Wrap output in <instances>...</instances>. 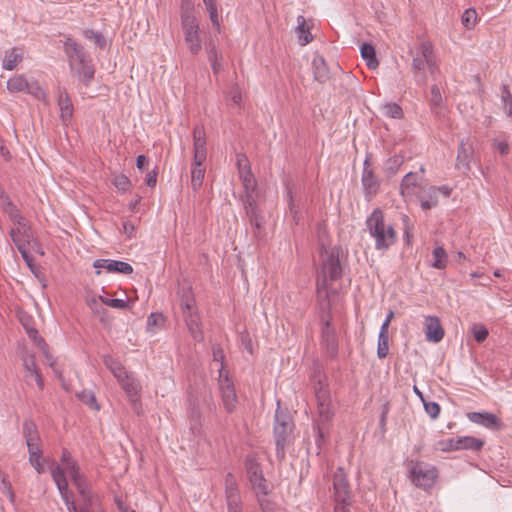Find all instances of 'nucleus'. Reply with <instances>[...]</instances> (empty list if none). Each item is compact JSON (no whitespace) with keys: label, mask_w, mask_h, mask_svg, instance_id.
Listing matches in <instances>:
<instances>
[{"label":"nucleus","mask_w":512,"mask_h":512,"mask_svg":"<svg viewBox=\"0 0 512 512\" xmlns=\"http://www.w3.org/2000/svg\"><path fill=\"white\" fill-rule=\"evenodd\" d=\"M22 433H23V436H24L26 442H29V441H40V436H39V433H38V430H37V426L30 419H26L23 422Z\"/></svg>","instance_id":"nucleus-43"},{"label":"nucleus","mask_w":512,"mask_h":512,"mask_svg":"<svg viewBox=\"0 0 512 512\" xmlns=\"http://www.w3.org/2000/svg\"><path fill=\"white\" fill-rule=\"evenodd\" d=\"M236 164H237V167H238V173L239 174H241L243 172V170L245 171L246 169H250L251 168L246 155L243 154V153H238L236 155Z\"/></svg>","instance_id":"nucleus-62"},{"label":"nucleus","mask_w":512,"mask_h":512,"mask_svg":"<svg viewBox=\"0 0 512 512\" xmlns=\"http://www.w3.org/2000/svg\"><path fill=\"white\" fill-rule=\"evenodd\" d=\"M113 184L118 190L125 192L130 187L131 181L126 175L119 174L114 177Z\"/></svg>","instance_id":"nucleus-56"},{"label":"nucleus","mask_w":512,"mask_h":512,"mask_svg":"<svg viewBox=\"0 0 512 512\" xmlns=\"http://www.w3.org/2000/svg\"><path fill=\"white\" fill-rule=\"evenodd\" d=\"M64 48L68 57L71 59H75L78 62V64L84 63L85 61L90 59L86 55L84 48L71 37L66 38V41L64 42Z\"/></svg>","instance_id":"nucleus-26"},{"label":"nucleus","mask_w":512,"mask_h":512,"mask_svg":"<svg viewBox=\"0 0 512 512\" xmlns=\"http://www.w3.org/2000/svg\"><path fill=\"white\" fill-rule=\"evenodd\" d=\"M42 453H29V462L35 468V470L41 474L44 472V466L41 462Z\"/></svg>","instance_id":"nucleus-59"},{"label":"nucleus","mask_w":512,"mask_h":512,"mask_svg":"<svg viewBox=\"0 0 512 512\" xmlns=\"http://www.w3.org/2000/svg\"><path fill=\"white\" fill-rule=\"evenodd\" d=\"M77 396L83 403L87 404L89 407L95 410H99V405L97 404L95 395L92 391L84 390Z\"/></svg>","instance_id":"nucleus-50"},{"label":"nucleus","mask_w":512,"mask_h":512,"mask_svg":"<svg viewBox=\"0 0 512 512\" xmlns=\"http://www.w3.org/2000/svg\"><path fill=\"white\" fill-rule=\"evenodd\" d=\"M389 336L379 335L378 336V346H377V356L380 359L387 357L389 353Z\"/></svg>","instance_id":"nucleus-52"},{"label":"nucleus","mask_w":512,"mask_h":512,"mask_svg":"<svg viewBox=\"0 0 512 512\" xmlns=\"http://www.w3.org/2000/svg\"><path fill=\"white\" fill-rule=\"evenodd\" d=\"M438 477V470L435 466H430L422 462H417L411 469V478L413 483L420 488H431Z\"/></svg>","instance_id":"nucleus-6"},{"label":"nucleus","mask_w":512,"mask_h":512,"mask_svg":"<svg viewBox=\"0 0 512 512\" xmlns=\"http://www.w3.org/2000/svg\"><path fill=\"white\" fill-rule=\"evenodd\" d=\"M321 345L331 358H335L338 354V340L335 329L331 325L330 320L323 321L321 329Z\"/></svg>","instance_id":"nucleus-11"},{"label":"nucleus","mask_w":512,"mask_h":512,"mask_svg":"<svg viewBox=\"0 0 512 512\" xmlns=\"http://www.w3.org/2000/svg\"><path fill=\"white\" fill-rule=\"evenodd\" d=\"M22 59V54L16 48L6 51L3 59V68L6 70H13L19 61Z\"/></svg>","instance_id":"nucleus-44"},{"label":"nucleus","mask_w":512,"mask_h":512,"mask_svg":"<svg viewBox=\"0 0 512 512\" xmlns=\"http://www.w3.org/2000/svg\"><path fill=\"white\" fill-rule=\"evenodd\" d=\"M76 488L83 501V503L79 507V512H92L94 505L97 501V498L91 492L88 482L79 485Z\"/></svg>","instance_id":"nucleus-27"},{"label":"nucleus","mask_w":512,"mask_h":512,"mask_svg":"<svg viewBox=\"0 0 512 512\" xmlns=\"http://www.w3.org/2000/svg\"><path fill=\"white\" fill-rule=\"evenodd\" d=\"M165 317L162 313H151L147 319V329L152 330L154 327H163Z\"/></svg>","instance_id":"nucleus-53"},{"label":"nucleus","mask_w":512,"mask_h":512,"mask_svg":"<svg viewBox=\"0 0 512 512\" xmlns=\"http://www.w3.org/2000/svg\"><path fill=\"white\" fill-rule=\"evenodd\" d=\"M239 177L242 180V184L246 192L245 203H248V195H252L251 193L254 192L257 187L256 179L251 172V168L246 169L245 171L243 170V172L239 174Z\"/></svg>","instance_id":"nucleus-38"},{"label":"nucleus","mask_w":512,"mask_h":512,"mask_svg":"<svg viewBox=\"0 0 512 512\" xmlns=\"http://www.w3.org/2000/svg\"><path fill=\"white\" fill-rule=\"evenodd\" d=\"M15 225L16 227H13L10 231V236L18 250H21L26 246V244L30 242V239L32 238V232L30 226L25 220Z\"/></svg>","instance_id":"nucleus-20"},{"label":"nucleus","mask_w":512,"mask_h":512,"mask_svg":"<svg viewBox=\"0 0 512 512\" xmlns=\"http://www.w3.org/2000/svg\"><path fill=\"white\" fill-rule=\"evenodd\" d=\"M502 100L504 104L509 107V116H512V94L505 85L502 87Z\"/></svg>","instance_id":"nucleus-64"},{"label":"nucleus","mask_w":512,"mask_h":512,"mask_svg":"<svg viewBox=\"0 0 512 512\" xmlns=\"http://www.w3.org/2000/svg\"><path fill=\"white\" fill-rule=\"evenodd\" d=\"M473 156V148L467 142L463 140L460 142L457 153V167L463 168L466 171L470 170V162Z\"/></svg>","instance_id":"nucleus-28"},{"label":"nucleus","mask_w":512,"mask_h":512,"mask_svg":"<svg viewBox=\"0 0 512 512\" xmlns=\"http://www.w3.org/2000/svg\"><path fill=\"white\" fill-rule=\"evenodd\" d=\"M183 317L193 339L197 342H201L204 339V335L201 329V320L197 310L183 314Z\"/></svg>","instance_id":"nucleus-24"},{"label":"nucleus","mask_w":512,"mask_h":512,"mask_svg":"<svg viewBox=\"0 0 512 512\" xmlns=\"http://www.w3.org/2000/svg\"><path fill=\"white\" fill-rule=\"evenodd\" d=\"M315 397L319 420L322 424L328 423L334 416L330 391L327 385L319 380L315 387Z\"/></svg>","instance_id":"nucleus-5"},{"label":"nucleus","mask_w":512,"mask_h":512,"mask_svg":"<svg viewBox=\"0 0 512 512\" xmlns=\"http://www.w3.org/2000/svg\"><path fill=\"white\" fill-rule=\"evenodd\" d=\"M340 248L335 246L330 249L322 248L320 252V270L316 282V290L319 298H329V283L342 278L343 270L339 259Z\"/></svg>","instance_id":"nucleus-1"},{"label":"nucleus","mask_w":512,"mask_h":512,"mask_svg":"<svg viewBox=\"0 0 512 512\" xmlns=\"http://www.w3.org/2000/svg\"><path fill=\"white\" fill-rule=\"evenodd\" d=\"M193 160L196 164H202L206 160V134L203 126H195L193 129Z\"/></svg>","instance_id":"nucleus-14"},{"label":"nucleus","mask_w":512,"mask_h":512,"mask_svg":"<svg viewBox=\"0 0 512 512\" xmlns=\"http://www.w3.org/2000/svg\"><path fill=\"white\" fill-rule=\"evenodd\" d=\"M224 484L227 512H243L242 500L235 476L230 472L227 473Z\"/></svg>","instance_id":"nucleus-7"},{"label":"nucleus","mask_w":512,"mask_h":512,"mask_svg":"<svg viewBox=\"0 0 512 512\" xmlns=\"http://www.w3.org/2000/svg\"><path fill=\"white\" fill-rule=\"evenodd\" d=\"M352 506V499H345L342 501H334V512H351L350 507Z\"/></svg>","instance_id":"nucleus-63"},{"label":"nucleus","mask_w":512,"mask_h":512,"mask_svg":"<svg viewBox=\"0 0 512 512\" xmlns=\"http://www.w3.org/2000/svg\"><path fill=\"white\" fill-rule=\"evenodd\" d=\"M3 210L9 215L10 220L14 224L25 220L17 207L10 201L8 196H5V205L3 206Z\"/></svg>","instance_id":"nucleus-45"},{"label":"nucleus","mask_w":512,"mask_h":512,"mask_svg":"<svg viewBox=\"0 0 512 512\" xmlns=\"http://www.w3.org/2000/svg\"><path fill=\"white\" fill-rule=\"evenodd\" d=\"M62 469L70 475L75 487L87 482L86 477L80 472V467L76 461H70L69 465Z\"/></svg>","instance_id":"nucleus-37"},{"label":"nucleus","mask_w":512,"mask_h":512,"mask_svg":"<svg viewBox=\"0 0 512 512\" xmlns=\"http://www.w3.org/2000/svg\"><path fill=\"white\" fill-rule=\"evenodd\" d=\"M202 164H196L193 161V166L191 170V187L194 191L199 190V188L203 184L205 169L201 167Z\"/></svg>","instance_id":"nucleus-40"},{"label":"nucleus","mask_w":512,"mask_h":512,"mask_svg":"<svg viewBox=\"0 0 512 512\" xmlns=\"http://www.w3.org/2000/svg\"><path fill=\"white\" fill-rule=\"evenodd\" d=\"M438 445H439L440 449L444 452L458 450V444H456V438L443 439V440L439 441Z\"/></svg>","instance_id":"nucleus-61"},{"label":"nucleus","mask_w":512,"mask_h":512,"mask_svg":"<svg viewBox=\"0 0 512 512\" xmlns=\"http://www.w3.org/2000/svg\"><path fill=\"white\" fill-rule=\"evenodd\" d=\"M102 361L106 368L109 369L117 379L127 372L125 367L110 355H104Z\"/></svg>","instance_id":"nucleus-39"},{"label":"nucleus","mask_w":512,"mask_h":512,"mask_svg":"<svg viewBox=\"0 0 512 512\" xmlns=\"http://www.w3.org/2000/svg\"><path fill=\"white\" fill-rule=\"evenodd\" d=\"M180 295V308L182 314L196 311V301L191 288H183L179 291Z\"/></svg>","instance_id":"nucleus-30"},{"label":"nucleus","mask_w":512,"mask_h":512,"mask_svg":"<svg viewBox=\"0 0 512 512\" xmlns=\"http://www.w3.org/2000/svg\"><path fill=\"white\" fill-rule=\"evenodd\" d=\"M401 220L403 224L404 241L406 245L410 246L413 239L414 222L406 214L401 216Z\"/></svg>","instance_id":"nucleus-47"},{"label":"nucleus","mask_w":512,"mask_h":512,"mask_svg":"<svg viewBox=\"0 0 512 512\" xmlns=\"http://www.w3.org/2000/svg\"><path fill=\"white\" fill-rule=\"evenodd\" d=\"M79 67L77 68V74L79 80L88 87L92 80L94 79L95 74V68L92 63V60L89 59L85 61L84 63L78 64Z\"/></svg>","instance_id":"nucleus-33"},{"label":"nucleus","mask_w":512,"mask_h":512,"mask_svg":"<svg viewBox=\"0 0 512 512\" xmlns=\"http://www.w3.org/2000/svg\"><path fill=\"white\" fill-rule=\"evenodd\" d=\"M431 112L437 117L441 118L443 116V99L440 92V89L437 85H432L431 87V97L429 100Z\"/></svg>","instance_id":"nucleus-32"},{"label":"nucleus","mask_w":512,"mask_h":512,"mask_svg":"<svg viewBox=\"0 0 512 512\" xmlns=\"http://www.w3.org/2000/svg\"><path fill=\"white\" fill-rule=\"evenodd\" d=\"M7 89L11 92H26L39 98L43 95L42 89L36 83H29L24 76H15L8 80Z\"/></svg>","instance_id":"nucleus-13"},{"label":"nucleus","mask_w":512,"mask_h":512,"mask_svg":"<svg viewBox=\"0 0 512 512\" xmlns=\"http://www.w3.org/2000/svg\"><path fill=\"white\" fill-rule=\"evenodd\" d=\"M83 36L88 40L94 41L95 45L100 49H104L107 45V41L104 35L93 29L83 30Z\"/></svg>","instance_id":"nucleus-48"},{"label":"nucleus","mask_w":512,"mask_h":512,"mask_svg":"<svg viewBox=\"0 0 512 512\" xmlns=\"http://www.w3.org/2000/svg\"><path fill=\"white\" fill-rule=\"evenodd\" d=\"M476 18V11L474 9H467L462 15V23L466 28L471 29L475 26Z\"/></svg>","instance_id":"nucleus-54"},{"label":"nucleus","mask_w":512,"mask_h":512,"mask_svg":"<svg viewBox=\"0 0 512 512\" xmlns=\"http://www.w3.org/2000/svg\"><path fill=\"white\" fill-rule=\"evenodd\" d=\"M419 178L416 172L407 173L400 184V193L404 198H410L417 193Z\"/></svg>","instance_id":"nucleus-25"},{"label":"nucleus","mask_w":512,"mask_h":512,"mask_svg":"<svg viewBox=\"0 0 512 512\" xmlns=\"http://www.w3.org/2000/svg\"><path fill=\"white\" fill-rule=\"evenodd\" d=\"M184 41L187 45L188 51L192 55L199 54V52L202 49V43L199 32L187 34L186 36H184Z\"/></svg>","instance_id":"nucleus-41"},{"label":"nucleus","mask_w":512,"mask_h":512,"mask_svg":"<svg viewBox=\"0 0 512 512\" xmlns=\"http://www.w3.org/2000/svg\"><path fill=\"white\" fill-rule=\"evenodd\" d=\"M432 266L436 269H444L447 266V253L443 247L434 248Z\"/></svg>","instance_id":"nucleus-46"},{"label":"nucleus","mask_w":512,"mask_h":512,"mask_svg":"<svg viewBox=\"0 0 512 512\" xmlns=\"http://www.w3.org/2000/svg\"><path fill=\"white\" fill-rule=\"evenodd\" d=\"M180 18L184 36L189 33L200 32L198 20L193 14V6L188 0L182 2Z\"/></svg>","instance_id":"nucleus-12"},{"label":"nucleus","mask_w":512,"mask_h":512,"mask_svg":"<svg viewBox=\"0 0 512 512\" xmlns=\"http://www.w3.org/2000/svg\"><path fill=\"white\" fill-rule=\"evenodd\" d=\"M208 60L211 63L212 71L214 74H218L222 70V54L216 48V46L209 42L207 45Z\"/></svg>","instance_id":"nucleus-35"},{"label":"nucleus","mask_w":512,"mask_h":512,"mask_svg":"<svg viewBox=\"0 0 512 512\" xmlns=\"http://www.w3.org/2000/svg\"><path fill=\"white\" fill-rule=\"evenodd\" d=\"M245 468L251 486L256 491V493L258 492L261 493L262 495H268L269 489L267 481L263 475L260 463L256 460V458L253 455L246 456Z\"/></svg>","instance_id":"nucleus-4"},{"label":"nucleus","mask_w":512,"mask_h":512,"mask_svg":"<svg viewBox=\"0 0 512 512\" xmlns=\"http://www.w3.org/2000/svg\"><path fill=\"white\" fill-rule=\"evenodd\" d=\"M58 105L60 108V117L65 125H67L73 116V104L68 93L63 90L59 93Z\"/></svg>","instance_id":"nucleus-29"},{"label":"nucleus","mask_w":512,"mask_h":512,"mask_svg":"<svg viewBox=\"0 0 512 512\" xmlns=\"http://www.w3.org/2000/svg\"><path fill=\"white\" fill-rule=\"evenodd\" d=\"M99 300L102 304L112 308L125 309L128 307L127 301L123 299H109L103 296H99Z\"/></svg>","instance_id":"nucleus-57"},{"label":"nucleus","mask_w":512,"mask_h":512,"mask_svg":"<svg viewBox=\"0 0 512 512\" xmlns=\"http://www.w3.org/2000/svg\"><path fill=\"white\" fill-rule=\"evenodd\" d=\"M245 209L253 228L254 237L258 240L264 239L265 230L263 227V217L260 215L256 206V201L252 195H248V203H245Z\"/></svg>","instance_id":"nucleus-10"},{"label":"nucleus","mask_w":512,"mask_h":512,"mask_svg":"<svg viewBox=\"0 0 512 512\" xmlns=\"http://www.w3.org/2000/svg\"><path fill=\"white\" fill-rule=\"evenodd\" d=\"M51 475L66 506L74 504L73 493L68 489V482L64 475V470L60 466H56L52 470Z\"/></svg>","instance_id":"nucleus-15"},{"label":"nucleus","mask_w":512,"mask_h":512,"mask_svg":"<svg viewBox=\"0 0 512 512\" xmlns=\"http://www.w3.org/2000/svg\"><path fill=\"white\" fill-rule=\"evenodd\" d=\"M293 421L289 414L284 413L278 406L275 413L274 438L276 456L281 461L285 458L286 447L291 442Z\"/></svg>","instance_id":"nucleus-3"},{"label":"nucleus","mask_w":512,"mask_h":512,"mask_svg":"<svg viewBox=\"0 0 512 512\" xmlns=\"http://www.w3.org/2000/svg\"><path fill=\"white\" fill-rule=\"evenodd\" d=\"M425 334L428 341L438 343L444 337V329L436 316L425 318Z\"/></svg>","instance_id":"nucleus-22"},{"label":"nucleus","mask_w":512,"mask_h":512,"mask_svg":"<svg viewBox=\"0 0 512 512\" xmlns=\"http://www.w3.org/2000/svg\"><path fill=\"white\" fill-rule=\"evenodd\" d=\"M219 383L223 405L228 413H232L235 411L237 404L234 385L228 377L221 379Z\"/></svg>","instance_id":"nucleus-19"},{"label":"nucleus","mask_w":512,"mask_h":512,"mask_svg":"<svg viewBox=\"0 0 512 512\" xmlns=\"http://www.w3.org/2000/svg\"><path fill=\"white\" fill-rule=\"evenodd\" d=\"M425 412L432 418L436 419L441 411L440 405L436 402L423 400Z\"/></svg>","instance_id":"nucleus-55"},{"label":"nucleus","mask_w":512,"mask_h":512,"mask_svg":"<svg viewBox=\"0 0 512 512\" xmlns=\"http://www.w3.org/2000/svg\"><path fill=\"white\" fill-rule=\"evenodd\" d=\"M472 333H473L475 340L478 343L483 342L488 336V330L483 325H474L472 328Z\"/></svg>","instance_id":"nucleus-60"},{"label":"nucleus","mask_w":512,"mask_h":512,"mask_svg":"<svg viewBox=\"0 0 512 512\" xmlns=\"http://www.w3.org/2000/svg\"><path fill=\"white\" fill-rule=\"evenodd\" d=\"M23 366L26 371L27 379L33 378L40 389L44 387V381L37 367L35 356L33 354H25L22 358Z\"/></svg>","instance_id":"nucleus-23"},{"label":"nucleus","mask_w":512,"mask_h":512,"mask_svg":"<svg viewBox=\"0 0 512 512\" xmlns=\"http://www.w3.org/2000/svg\"><path fill=\"white\" fill-rule=\"evenodd\" d=\"M333 490L334 501L344 502L345 499H352V492L347 475L342 467H338L333 474Z\"/></svg>","instance_id":"nucleus-9"},{"label":"nucleus","mask_w":512,"mask_h":512,"mask_svg":"<svg viewBox=\"0 0 512 512\" xmlns=\"http://www.w3.org/2000/svg\"><path fill=\"white\" fill-rule=\"evenodd\" d=\"M93 267L106 269L110 273L131 274L133 272V267L129 263L118 260L97 259L93 262Z\"/></svg>","instance_id":"nucleus-21"},{"label":"nucleus","mask_w":512,"mask_h":512,"mask_svg":"<svg viewBox=\"0 0 512 512\" xmlns=\"http://www.w3.org/2000/svg\"><path fill=\"white\" fill-rule=\"evenodd\" d=\"M384 114L392 119H401L404 116L403 110L397 103H387L383 107Z\"/></svg>","instance_id":"nucleus-49"},{"label":"nucleus","mask_w":512,"mask_h":512,"mask_svg":"<svg viewBox=\"0 0 512 512\" xmlns=\"http://www.w3.org/2000/svg\"><path fill=\"white\" fill-rule=\"evenodd\" d=\"M456 444H458V450L480 451L485 442L473 436H460L456 437Z\"/></svg>","instance_id":"nucleus-31"},{"label":"nucleus","mask_w":512,"mask_h":512,"mask_svg":"<svg viewBox=\"0 0 512 512\" xmlns=\"http://www.w3.org/2000/svg\"><path fill=\"white\" fill-rule=\"evenodd\" d=\"M314 69V79L318 82L324 83L329 79V69L322 56H316L312 62Z\"/></svg>","instance_id":"nucleus-34"},{"label":"nucleus","mask_w":512,"mask_h":512,"mask_svg":"<svg viewBox=\"0 0 512 512\" xmlns=\"http://www.w3.org/2000/svg\"><path fill=\"white\" fill-rule=\"evenodd\" d=\"M467 418L478 425L491 430H500L502 422L495 414L490 412H469Z\"/></svg>","instance_id":"nucleus-16"},{"label":"nucleus","mask_w":512,"mask_h":512,"mask_svg":"<svg viewBox=\"0 0 512 512\" xmlns=\"http://www.w3.org/2000/svg\"><path fill=\"white\" fill-rule=\"evenodd\" d=\"M260 494L261 493H258V492L256 493L257 501H258L261 511L262 512H276L274 503L272 501L266 499L264 497L265 495L260 496Z\"/></svg>","instance_id":"nucleus-58"},{"label":"nucleus","mask_w":512,"mask_h":512,"mask_svg":"<svg viewBox=\"0 0 512 512\" xmlns=\"http://www.w3.org/2000/svg\"><path fill=\"white\" fill-rule=\"evenodd\" d=\"M433 51V45L430 41H424L420 44L418 52L413 55L412 59V71L414 73L425 69Z\"/></svg>","instance_id":"nucleus-17"},{"label":"nucleus","mask_w":512,"mask_h":512,"mask_svg":"<svg viewBox=\"0 0 512 512\" xmlns=\"http://www.w3.org/2000/svg\"><path fill=\"white\" fill-rule=\"evenodd\" d=\"M122 389L128 396L134 411L139 414L141 408V402L139 393L141 391V385L139 381L131 374L126 372L120 378L117 379Z\"/></svg>","instance_id":"nucleus-8"},{"label":"nucleus","mask_w":512,"mask_h":512,"mask_svg":"<svg viewBox=\"0 0 512 512\" xmlns=\"http://www.w3.org/2000/svg\"><path fill=\"white\" fill-rule=\"evenodd\" d=\"M366 227L375 240L376 250H388L397 242V233L393 225L386 224L384 213L376 208L366 219Z\"/></svg>","instance_id":"nucleus-2"},{"label":"nucleus","mask_w":512,"mask_h":512,"mask_svg":"<svg viewBox=\"0 0 512 512\" xmlns=\"http://www.w3.org/2000/svg\"><path fill=\"white\" fill-rule=\"evenodd\" d=\"M287 197H288V207H289V211L292 215V218L294 220V222L296 224H298L299 222V218H300V208L298 205L295 204L294 202V199H293V193H292V190L291 188H288L287 189Z\"/></svg>","instance_id":"nucleus-51"},{"label":"nucleus","mask_w":512,"mask_h":512,"mask_svg":"<svg viewBox=\"0 0 512 512\" xmlns=\"http://www.w3.org/2000/svg\"><path fill=\"white\" fill-rule=\"evenodd\" d=\"M362 185L366 195H375L380 187V182L375 176L368 158L363 163Z\"/></svg>","instance_id":"nucleus-18"},{"label":"nucleus","mask_w":512,"mask_h":512,"mask_svg":"<svg viewBox=\"0 0 512 512\" xmlns=\"http://www.w3.org/2000/svg\"><path fill=\"white\" fill-rule=\"evenodd\" d=\"M298 38L302 41V45H306L313 40L309 27L306 26V20L303 16L297 17Z\"/></svg>","instance_id":"nucleus-42"},{"label":"nucleus","mask_w":512,"mask_h":512,"mask_svg":"<svg viewBox=\"0 0 512 512\" xmlns=\"http://www.w3.org/2000/svg\"><path fill=\"white\" fill-rule=\"evenodd\" d=\"M360 53L370 69H375L379 66V61L376 58L375 48L371 44L363 43L361 45Z\"/></svg>","instance_id":"nucleus-36"}]
</instances>
